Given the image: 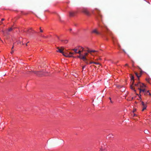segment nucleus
<instances>
[{"label": "nucleus", "mask_w": 151, "mask_h": 151, "mask_svg": "<svg viewBox=\"0 0 151 151\" xmlns=\"http://www.w3.org/2000/svg\"><path fill=\"white\" fill-rule=\"evenodd\" d=\"M92 33H94L97 35H100L102 37L104 36L101 32L98 31L96 29L93 30L92 31Z\"/></svg>", "instance_id": "nucleus-1"}, {"label": "nucleus", "mask_w": 151, "mask_h": 151, "mask_svg": "<svg viewBox=\"0 0 151 151\" xmlns=\"http://www.w3.org/2000/svg\"><path fill=\"white\" fill-rule=\"evenodd\" d=\"M134 86L137 87H144L145 86L144 83H141L139 81L137 83H135L134 84Z\"/></svg>", "instance_id": "nucleus-2"}, {"label": "nucleus", "mask_w": 151, "mask_h": 151, "mask_svg": "<svg viewBox=\"0 0 151 151\" xmlns=\"http://www.w3.org/2000/svg\"><path fill=\"white\" fill-rule=\"evenodd\" d=\"M34 73L38 76H41L42 75H43V73L42 71H34Z\"/></svg>", "instance_id": "nucleus-3"}, {"label": "nucleus", "mask_w": 151, "mask_h": 151, "mask_svg": "<svg viewBox=\"0 0 151 151\" xmlns=\"http://www.w3.org/2000/svg\"><path fill=\"white\" fill-rule=\"evenodd\" d=\"M25 31L27 33L29 34H31V33H33L35 32L33 30L32 28H30L28 30H26Z\"/></svg>", "instance_id": "nucleus-4"}, {"label": "nucleus", "mask_w": 151, "mask_h": 151, "mask_svg": "<svg viewBox=\"0 0 151 151\" xmlns=\"http://www.w3.org/2000/svg\"><path fill=\"white\" fill-rule=\"evenodd\" d=\"M82 12L84 13L87 15H89V12L86 9H81V11Z\"/></svg>", "instance_id": "nucleus-5"}, {"label": "nucleus", "mask_w": 151, "mask_h": 151, "mask_svg": "<svg viewBox=\"0 0 151 151\" xmlns=\"http://www.w3.org/2000/svg\"><path fill=\"white\" fill-rule=\"evenodd\" d=\"M78 12L77 11H72L69 12V15L70 17H73L75 16V15Z\"/></svg>", "instance_id": "nucleus-6"}, {"label": "nucleus", "mask_w": 151, "mask_h": 151, "mask_svg": "<svg viewBox=\"0 0 151 151\" xmlns=\"http://www.w3.org/2000/svg\"><path fill=\"white\" fill-rule=\"evenodd\" d=\"M141 104L142 106H143V109L142 110V111H144L145 109L147 107L146 104H145L143 101H141Z\"/></svg>", "instance_id": "nucleus-7"}, {"label": "nucleus", "mask_w": 151, "mask_h": 151, "mask_svg": "<svg viewBox=\"0 0 151 151\" xmlns=\"http://www.w3.org/2000/svg\"><path fill=\"white\" fill-rule=\"evenodd\" d=\"M138 89L139 90L140 93H141L142 92H143L144 93L145 95H146V93L147 92V91H146L145 89H142L140 88H139Z\"/></svg>", "instance_id": "nucleus-8"}, {"label": "nucleus", "mask_w": 151, "mask_h": 151, "mask_svg": "<svg viewBox=\"0 0 151 151\" xmlns=\"http://www.w3.org/2000/svg\"><path fill=\"white\" fill-rule=\"evenodd\" d=\"M114 137V136L112 134H110L108 135L106 137V139H109L110 138H113Z\"/></svg>", "instance_id": "nucleus-9"}, {"label": "nucleus", "mask_w": 151, "mask_h": 151, "mask_svg": "<svg viewBox=\"0 0 151 151\" xmlns=\"http://www.w3.org/2000/svg\"><path fill=\"white\" fill-rule=\"evenodd\" d=\"M109 34L110 35V36H111V38H112L113 41L114 42V37L112 35V33H111L110 32H109Z\"/></svg>", "instance_id": "nucleus-10"}, {"label": "nucleus", "mask_w": 151, "mask_h": 151, "mask_svg": "<svg viewBox=\"0 0 151 151\" xmlns=\"http://www.w3.org/2000/svg\"><path fill=\"white\" fill-rule=\"evenodd\" d=\"M144 132L145 134H148L149 133V131L147 130H145L144 131Z\"/></svg>", "instance_id": "nucleus-11"}, {"label": "nucleus", "mask_w": 151, "mask_h": 151, "mask_svg": "<svg viewBox=\"0 0 151 151\" xmlns=\"http://www.w3.org/2000/svg\"><path fill=\"white\" fill-rule=\"evenodd\" d=\"M131 79L132 81H133V83L134 82V76H132L131 78Z\"/></svg>", "instance_id": "nucleus-12"}, {"label": "nucleus", "mask_w": 151, "mask_h": 151, "mask_svg": "<svg viewBox=\"0 0 151 151\" xmlns=\"http://www.w3.org/2000/svg\"><path fill=\"white\" fill-rule=\"evenodd\" d=\"M121 91H125V88L124 87H121Z\"/></svg>", "instance_id": "nucleus-13"}, {"label": "nucleus", "mask_w": 151, "mask_h": 151, "mask_svg": "<svg viewBox=\"0 0 151 151\" xmlns=\"http://www.w3.org/2000/svg\"><path fill=\"white\" fill-rule=\"evenodd\" d=\"M57 51L58 52H60V53H63V50H62L61 49H58V50Z\"/></svg>", "instance_id": "nucleus-14"}, {"label": "nucleus", "mask_w": 151, "mask_h": 151, "mask_svg": "<svg viewBox=\"0 0 151 151\" xmlns=\"http://www.w3.org/2000/svg\"><path fill=\"white\" fill-rule=\"evenodd\" d=\"M80 58L83 59H86V57L84 56H82Z\"/></svg>", "instance_id": "nucleus-15"}, {"label": "nucleus", "mask_w": 151, "mask_h": 151, "mask_svg": "<svg viewBox=\"0 0 151 151\" xmlns=\"http://www.w3.org/2000/svg\"><path fill=\"white\" fill-rule=\"evenodd\" d=\"M148 93V95H150L151 96V94L149 92V91H147L146 95H147Z\"/></svg>", "instance_id": "nucleus-16"}, {"label": "nucleus", "mask_w": 151, "mask_h": 151, "mask_svg": "<svg viewBox=\"0 0 151 151\" xmlns=\"http://www.w3.org/2000/svg\"><path fill=\"white\" fill-rule=\"evenodd\" d=\"M95 51L94 50H88V52H94Z\"/></svg>", "instance_id": "nucleus-17"}, {"label": "nucleus", "mask_w": 151, "mask_h": 151, "mask_svg": "<svg viewBox=\"0 0 151 151\" xmlns=\"http://www.w3.org/2000/svg\"><path fill=\"white\" fill-rule=\"evenodd\" d=\"M72 50L74 51L75 53H77V49H73Z\"/></svg>", "instance_id": "nucleus-18"}, {"label": "nucleus", "mask_w": 151, "mask_h": 151, "mask_svg": "<svg viewBox=\"0 0 151 151\" xmlns=\"http://www.w3.org/2000/svg\"><path fill=\"white\" fill-rule=\"evenodd\" d=\"M135 75H136V76L137 77V78H138V79H139V78L140 76H139L138 74H137V73H135Z\"/></svg>", "instance_id": "nucleus-19"}, {"label": "nucleus", "mask_w": 151, "mask_h": 151, "mask_svg": "<svg viewBox=\"0 0 151 151\" xmlns=\"http://www.w3.org/2000/svg\"><path fill=\"white\" fill-rule=\"evenodd\" d=\"M13 29L11 27V28H9V29H8V31L9 32H10V31H12Z\"/></svg>", "instance_id": "nucleus-20"}, {"label": "nucleus", "mask_w": 151, "mask_h": 151, "mask_svg": "<svg viewBox=\"0 0 151 151\" xmlns=\"http://www.w3.org/2000/svg\"><path fill=\"white\" fill-rule=\"evenodd\" d=\"M131 88L132 89L134 90V91L136 92V90L134 89L133 87L132 86H131Z\"/></svg>", "instance_id": "nucleus-21"}, {"label": "nucleus", "mask_w": 151, "mask_h": 151, "mask_svg": "<svg viewBox=\"0 0 151 151\" xmlns=\"http://www.w3.org/2000/svg\"><path fill=\"white\" fill-rule=\"evenodd\" d=\"M63 41L64 42V43H67L68 42V40H63Z\"/></svg>", "instance_id": "nucleus-22"}, {"label": "nucleus", "mask_w": 151, "mask_h": 151, "mask_svg": "<svg viewBox=\"0 0 151 151\" xmlns=\"http://www.w3.org/2000/svg\"><path fill=\"white\" fill-rule=\"evenodd\" d=\"M81 52V50H79L78 51H77V53H80Z\"/></svg>", "instance_id": "nucleus-23"}, {"label": "nucleus", "mask_w": 151, "mask_h": 151, "mask_svg": "<svg viewBox=\"0 0 151 151\" xmlns=\"http://www.w3.org/2000/svg\"><path fill=\"white\" fill-rule=\"evenodd\" d=\"M98 14H99V17H100L101 18V17H102L101 15L99 13Z\"/></svg>", "instance_id": "nucleus-24"}, {"label": "nucleus", "mask_w": 151, "mask_h": 151, "mask_svg": "<svg viewBox=\"0 0 151 151\" xmlns=\"http://www.w3.org/2000/svg\"><path fill=\"white\" fill-rule=\"evenodd\" d=\"M40 32H43V30L41 29V27H40Z\"/></svg>", "instance_id": "nucleus-25"}, {"label": "nucleus", "mask_w": 151, "mask_h": 151, "mask_svg": "<svg viewBox=\"0 0 151 151\" xmlns=\"http://www.w3.org/2000/svg\"><path fill=\"white\" fill-rule=\"evenodd\" d=\"M74 52H70V54H71L72 55H74Z\"/></svg>", "instance_id": "nucleus-26"}, {"label": "nucleus", "mask_w": 151, "mask_h": 151, "mask_svg": "<svg viewBox=\"0 0 151 151\" xmlns=\"http://www.w3.org/2000/svg\"><path fill=\"white\" fill-rule=\"evenodd\" d=\"M81 47V49H82L83 50H84V48L83 47Z\"/></svg>", "instance_id": "nucleus-27"}, {"label": "nucleus", "mask_w": 151, "mask_h": 151, "mask_svg": "<svg viewBox=\"0 0 151 151\" xmlns=\"http://www.w3.org/2000/svg\"><path fill=\"white\" fill-rule=\"evenodd\" d=\"M41 36L42 37H45V36L44 35H41Z\"/></svg>", "instance_id": "nucleus-28"}, {"label": "nucleus", "mask_w": 151, "mask_h": 151, "mask_svg": "<svg viewBox=\"0 0 151 151\" xmlns=\"http://www.w3.org/2000/svg\"><path fill=\"white\" fill-rule=\"evenodd\" d=\"M110 102L111 103H113V102L111 100H110Z\"/></svg>", "instance_id": "nucleus-29"}, {"label": "nucleus", "mask_w": 151, "mask_h": 151, "mask_svg": "<svg viewBox=\"0 0 151 151\" xmlns=\"http://www.w3.org/2000/svg\"><path fill=\"white\" fill-rule=\"evenodd\" d=\"M100 151H103V148H102H102H101V149H100Z\"/></svg>", "instance_id": "nucleus-30"}, {"label": "nucleus", "mask_w": 151, "mask_h": 151, "mask_svg": "<svg viewBox=\"0 0 151 151\" xmlns=\"http://www.w3.org/2000/svg\"><path fill=\"white\" fill-rule=\"evenodd\" d=\"M105 28L107 30V31H109V30L106 27H105Z\"/></svg>", "instance_id": "nucleus-31"}, {"label": "nucleus", "mask_w": 151, "mask_h": 151, "mask_svg": "<svg viewBox=\"0 0 151 151\" xmlns=\"http://www.w3.org/2000/svg\"><path fill=\"white\" fill-rule=\"evenodd\" d=\"M4 19L2 18V19H1V21H4Z\"/></svg>", "instance_id": "nucleus-32"}, {"label": "nucleus", "mask_w": 151, "mask_h": 151, "mask_svg": "<svg viewBox=\"0 0 151 151\" xmlns=\"http://www.w3.org/2000/svg\"><path fill=\"white\" fill-rule=\"evenodd\" d=\"M85 67H86V66H84L83 67V69H84V68H85Z\"/></svg>", "instance_id": "nucleus-33"}, {"label": "nucleus", "mask_w": 151, "mask_h": 151, "mask_svg": "<svg viewBox=\"0 0 151 151\" xmlns=\"http://www.w3.org/2000/svg\"><path fill=\"white\" fill-rule=\"evenodd\" d=\"M13 52V51L12 50V51L11 52V53L12 54Z\"/></svg>", "instance_id": "nucleus-34"}, {"label": "nucleus", "mask_w": 151, "mask_h": 151, "mask_svg": "<svg viewBox=\"0 0 151 151\" xmlns=\"http://www.w3.org/2000/svg\"><path fill=\"white\" fill-rule=\"evenodd\" d=\"M109 99L110 100H111V97H109Z\"/></svg>", "instance_id": "nucleus-35"}, {"label": "nucleus", "mask_w": 151, "mask_h": 151, "mask_svg": "<svg viewBox=\"0 0 151 151\" xmlns=\"http://www.w3.org/2000/svg\"><path fill=\"white\" fill-rule=\"evenodd\" d=\"M97 19L98 20H99V18L98 17H97Z\"/></svg>", "instance_id": "nucleus-36"}, {"label": "nucleus", "mask_w": 151, "mask_h": 151, "mask_svg": "<svg viewBox=\"0 0 151 151\" xmlns=\"http://www.w3.org/2000/svg\"><path fill=\"white\" fill-rule=\"evenodd\" d=\"M95 63V64H98L99 63Z\"/></svg>", "instance_id": "nucleus-37"}, {"label": "nucleus", "mask_w": 151, "mask_h": 151, "mask_svg": "<svg viewBox=\"0 0 151 151\" xmlns=\"http://www.w3.org/2000/svg\"><path fill=\"white\" fill-rule=\"evenodd\" d=\"M72 30V29H70V31H71Z\"/></svg>", "instance_id": "nucleus-38"}, {"label": "nucleus", "mask_w": 151, "mask_h": 151, "mask_svg": "<svg viewBox=\"0 0 151 151\" xmlns=\"http://www.w3.org/2000/svg\"><path fill=\"white\" fill-rule=\"evenodd\" d=\"M14 47V46H13L12 47V50L13 49Z\"/></svg>", "instance_id": "nucleus-39"}, {"label": "nucleus", "mask_w": 151, "mask_h": 151, "mask_svg": "<svg viewBox=\"0 0 151 151\" xmlns=\"http://www.w3.org/2000/svg\"><path fill=\"white\" fill-rule=\"evenodd\" d=\"M59 40H61V41H62V42H63V40H60V39H59Z\"/></svg>", "instance_id": "nucleus-40"}, {"label": "nucleus", "mask_w": 151, "mask_h": 151, "mask_svg": "<svg viewBox=\"0 0 151 151\" xmlns=\"http://www.w3.org/2000/svg\"><path fill=\"white\" fill-rule=\"evenodd\" d=\"M105 38H106V40H107V39H107V37H106Z\"/></svg>", "instance_id": "nucleus-41"}, {"label": "nucleus", "mask_w": 151, "mask_h": 151, "mask_svg": "<svg viewBox=\"0 0 151 151\" xmlns=\"http://www.w3.org/2000/svg\"><path fill=\"white\" fill-rule=\"evenodd\" d=\"M2 32H3V33L4 32V31H3V30H2Z\"/></svg>", "instance_id": "nucleus-42"}, {"label": "nucleus", "mask_w": 151, "mask_h": 151, "mask_svg": "<svg viewBox=\"0 0 151 151\" xmlns=\"http://www.w3.org/2000/svg\"><path fill=\"white\" fill-rule=\"evenodd\" d=\"M134 116H135V114H134Z\"/></svg>", "instance_id": "nucleus-43"}, {"label": "nucleus", "mask_w": 151, "mask_h": 151, "mask_svg": "<svg viewBox=\"0 0 151 151\" xmlns=\"http://www.w3.org/2000/svg\"><path fill=\"white\" fill-rule=\"evenodd\" d=\"M58 39H59V38L58 37Z\"/></svg>", "instance_id": "nucleus-44"}, {"label": "nucleus", "mask_w": 151, "mask_h": 151, "mask_svg": "<svg viewBox=\"0 0 151 151\" xmlns=\"http://www.w3.org/2000/svg\"><path fill=\"white\" fill-rule=\"evenodd\" d=\"M26 45L27 46V43L26 44Z\"/></svg>", "instance_id": "nucleus-45"}]
</instances>
